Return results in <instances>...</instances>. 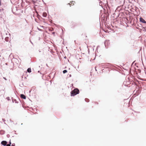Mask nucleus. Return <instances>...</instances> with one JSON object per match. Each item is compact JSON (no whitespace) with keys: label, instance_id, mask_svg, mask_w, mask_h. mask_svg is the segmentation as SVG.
Returning a JSON list of instances; mask_svg holds the SVG:
<instances>
[{"label":"nucleus","instance_id":"6ab92c4d","mask_svg":"<svg viewBox=\"0 0 146 146\" xmlns=\"http://www.w3.org/2000/svg\"><path fill=\"white\" fill-rule=\"evenodd\" d=\"M42 28H43V26H42Z\"/></svg>","mask_w":146,"mask_h":146},{"label":"nucleus","instance_id":"f03ea898","mask_svg":"<svg viewBox=\"0 0 146 146\" xmlns=\"http://www.w3.org/2000/svg\"><path fill=\"white\" fill-rule=\"evenodd\" d=\"M140 22L143 23H146V21L142 18L141 17L140 18Z\"/></svg>","mask_w":146,"mask_h":146},{"label":"nucleus","instance_id":"4468645a","mask_svg":"<svg viewBox=\"0 0 146 146\" xmlns=\"http://www.w3.org/2000/svg\"><path fill=\"white\" fill-rule=\"evenodd\" d=\"M11 146H15V145L14 144H13L11 145Z\"/></svg>","mask_w":146,"mask_h":146},{"label":"nucleus","instance_id":"20e7f679","mask_svg":"<svg viewBox=\"0 0 146 146\" xmlns=\"http://www.w3.org/2000/svg\"><path fill=\"white\" fill-rule=\"evenodd\" d=\"M21 97L24 99H25L26 98V96L24 95L23 94L21 95Z\"/></svg>","mask_w":146,"mask_h":146},{"label":"nucleus","instance_id":"9d476101","mask_svg":"<svg viewBox=\"0 0 146 146\" xmlns=\"http://www.w3.org/2000/svg\"><path fill=\"white\" fill-rule=\"evenodd\" d=\"M67 72V70H64L63 71V73L64 74H65V73H66V72Z\"/></svg>","mask_w":146,"mask_h":146},{"label":"nucleus","instance_id":"f3484780","mask_svg":"<svg viewBox=\"0 0 146 146\" xmlns=\"http://www.w3.org/2000/svg\"><path fill=\"white\" fill-rule=\"evenodd\" d=\"M39 27H38V29L39 30H40V29L39 28Z\"/></svg>","mask_w":146,"mask_h":146},{"label":"nucleus","instance_id":"2eb2a0df","mask_svg":"<svg viewBox=\"0 0 146 146\" xmlns=\"http://www.w3.org/2000/svg\"><path fill=\"white\" fill-rule=\"evenodd\" d=\"M1 5V0H0V6Z\"/></svg>","mask_w":146,"mask_h":146},{"label":"nucleus","instance_id":"dca6fc26","mask_svg":"<svg viewBox=\"0 0 146 146\" xmlns=\"http://www.w3.org/2000/svg\"><path fill=\"white\" fill-rule=\"evenodd\" d=\"M3 78H4V79H5V80H7V79H6V78H5V77H3Z\"/></svg>","mask_w":146,"mask_h":146},{"label":"nucleus","instance_id":"7ed1b4c3","mask_svg":"<svg viewBox=\"0 0 146 146\" xmlns=\"http://www.w3.org/2000/svg\"><path fill=\"white\" fill-rule=\"evenodd\" d=\"M7 142L6 141H3L1 142V144L4 146H5L7 144Z\"/></svg>","mask_w":146,"mask_h":146},{"label":"nucleus","instance_id":"423d86ee","mask_svg":"<svg viewBox=\"0 0 146 146\" xmlns=\"http://www.w3.org/2000/svg\"><path fill=\"white\" fill-rule=\"evenodd\" d=\"M13 103L15 102V103H18V102L16 100V99H13Z\"/></svg>","mask_w":146,"mask_h":146},{"label":"nucleus","instance_id":"0eeeda50","mask_svg":"<svg viewBox=\"0 0 146 146\" xmlns=\"http://www.w3.org/2000/svg\"><path fill=\"white\" fill-rule=\"evenodd\" d=\"M5 40L7 42L9 40V38L8 37H6L5 38Z\"/></svg>","mask_w":146,"mask_h":146},{"label":"nucleus","instance_id":"f8f14e48","mask_svg":"<svg viewBox=\"0 0 146 146\" xmlns=\"http://www.w3.org/2000/svg\"><path fill=\"white\" fill-rule=\"evenodd\" d=\"M11 142H9V144H7L6 145V146H10V145H11Z\"/></svg>","mask_w":146,"mask_h":146},{"label":"nucleus","instance_id":"a211bd4d","mask_svg":"<svg viewBox=\"0 0 146 146\" xmlns=\"http://www.w3.org/2000/svg\"><path fill=\"white\" fill-rule=\"evenodd\" d=\"M99 1V3H100V0H98Z\"/></svg>","mask_w":146,"mask_h":146},{"label":"nucleus","instance_id":"f257e3e1","mask_svg":"<svg viewBox=\"0 0 146 146\" xmlns=\"http://www.w3.org/2000/svg\"><path fill=\"white\" fill-rule=\"evenodd\" d=\"M79 92V91L78 89L77 88L74 89L71 92V95L72 96H74Z\"/></svg>","mask_w":146,"mask_h":146},{"label":"nucleus","instance_id":"6e6552de","mask_svg":"<svg viewBox=\"0 0 146 146\" xmlns=\"http://www.w3.org/2000/svg\"><path fill=\"white\" fill-rule=\"evenodd\" d=\"M71 3V4H70V3L68 4L70 6H71V5H74V3H75V2L72 1Z\"/></svg>","mask_w":146,"mask_h":146},{"label":"nucleus","instance_id":"9b49d317","mask_svg":"<svg viewBox=\"0 0 146 146\" xmlns=\"http://www.w3.org/2000/svg\"><path fill=\"white\" fill-rule=\"evenodd\" d=\"M38 0H32L33 2L34 3H36L37 1Z\"/></svg>","mask_w":146,"mask_h":146},{"label":"nucleus","instance_id":"1a4fd4ad","mask_svg":"<svg viewBox=\"0 0 146 146\" xmlns=\"http://www.w3.org/2000/svg\"><path fill=\"white\" fill-rule=\"evenodd\" d=\"M27 71L28 72L30 73L31 72V68H29L27 70Z\"/></svg>","mask_w":146,"mask_h":146},{"label":"nucleus","instance_id":"ddd939ff","mask_svg":"<svg viewBox=\"0 0 146 146\" xmlns=\"http://www.w3.org/2000/svg\"><path fill=\"white\" fill-rule=\"evenodd\" d=\"M98 67V66H96L95 68H96V70H96V68H97Z\"/></svg>","mask_w":146,"mask_h":146},{"label":"nucleus","instance_id":"39448f33","mask_svg":"<svg viewBox=\"0 0 146 146\" xmlns=\"http://www.w3.org/2000/svg\"><path fill=\"white\" fill-rule=\"evenodd\" d=\"M42 15H43V17H46V16L47 15V14L46 13L44 12L43 13Z\"/></svg>","mask_w":146,"mask_h":146}]
</instances>
